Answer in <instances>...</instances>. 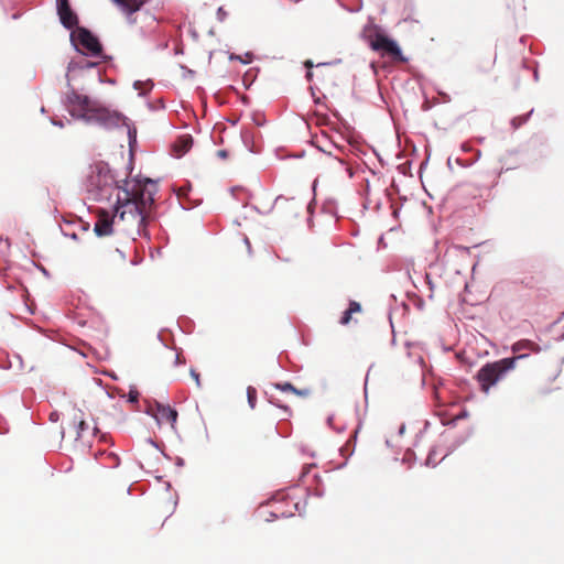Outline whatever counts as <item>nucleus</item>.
Segmentation results:
<instances>
[{"label": "nucleus", "instance_id": "5", "mask_svg": "<svg viewBox=\"0 0 564 564\" xmlns=\"http://www.w3.org/2000/svg\"><path fill=\"white\" fill-rule=\"evenodd\" d=\"M528 355H519L517 357H506L497 361L485 364L476 373V379L482 392L488 393L505 375L512 370L518 359L525 358Z\"/></svg>", "mask_w": 564, "mask_h": 564}, {"label": "nucleus", "instance_id": "58", "mask_svg": "<svg viewBox=\"0 0 564 564\" xmlns=\"http://www.w3.org/2000/svg\"><path fill=\"white\" fill-rule=\"evenodd\" d=\"M39 269L41 270V272L45 275V276H48L50 275V272L46 268H44L43 265H40Z\"/></svg>", "mask_w": 564, "mask_h": 564}, {"label": "nucleus", "instance_id": "22", "mask_svg": "<svg viewBox=\"0 0 564 564\" xmlns=\"http://www.w3.org/2000/svg\"><path fill=\"white\" fill-rule=\"evenodd\" d=\"M140 393L138 389L134 386L130 387V390L127 394V402L131 404H138L139 403Z\"/></svg>", "mask_w": 564, "mask_h": 564}, {"label": "nucleus", "instance_id": "62", "mask_svg": "<svg viewBox=\"0 0 564 564\" xmlns=\"http://www.w3.org/2000/svg\"><path fill=\"white\" fill-rule=\"evenodd\" d=\"M346 172H347V174H348V176H349L350 178H351V177H354L355 173H354L352 169L347 167V169H346Z\"/></svg>", "mask_w": 564, "mask_h": 564}, {"label": "nucleus", "instance_id": "19", "mask_svg": "<svg viewBox=\"0 0 564 564\" xmlns=\"http://www.w3.org/2000/svg\"><path fill=\"white\" fill-rule=\"evenodd\" d=\"M470 436V432L464 434V435H459L455 438V441L448 446V451L447 453L444 455V457L441 459V462L447 456L449 455L451 453H453L455 449H457L460 445H463L467 440L468 437Z\"/></svg>", "mask_w": 564, "mask_h": 564}, {"label": "nucleus", "instance_id": "12", "mask_svg": "<svg viewBox=\"0 0 564 564\" xmlns=\"http://www.w3.org/2000/svg\"><path fill=\"white\" fill-rule=\"evenodd\" d=\"M194 140L189 134L178 137L173 145V151L176 158H182L193 147Z\"/></svg>", "mask_w": 564, "mask_h": 564}, {"label": "nucleus", "instance_id": "59", "mask_svg": "<svg viewBox=\"0 0 564 564\" xmlns=\"http://www.w3.org/2000/svg\"><path fill=\"white\" fill-rule=\"evenodd\" d=\"M457 422L458 421L456 420V417H454V419L449 420L448 422H446L445 424L448 426H455Z\"/></svg>", "mask_w": 564, "mask_h": 564}, {"label": "nucleus", "instance_id": "20", "mask_svg": "<svg viewBox=\"0 0 564 564\" xmlns=\"http://www.w3.org/2000/svg\"><path fill=\"white\" fill-rule=\"evenodd\" d=\"M360 426H361V422L359 421V424H358L357 429L355 430V432H354V435H352L351 440H349V441L346 443V445H345V446L340 447V449H339V451H340L341 455H345V453H346V451H347V448H348V447H350V451H349V453H348V456H351V455H352V453H354V451H355V446H356L357 434H358V432H359Z\"/></svg>", "mask_w": 564, "mask_h": 564}, {"label": "nucleus", "instance_id": "30", "mask_svg": "<svg viewBox=\"0 0 564 564\" xmlns=\"http://www.w3.org/2000/svg\"><path fill=\"white\" fill-rule=\"evenodd\" d=\"M241 137H242V141L246 144V147L248 148V150L250 152H254L253 148L250 145V142L253 138L252 134L249 131H243V132H241Z\"/></svg>", "mask_w": 564, "mask_h": 564}, {"label": "nucleus", "instance_id": "31", "mask_svg": "<svg viewBox=\"0 0 564 564\" xmlns=\"http://www.w3.org/2000/svg\"><path fill=\"white\" fill-rule=\"evenodd\" d=\"M325 494L323 486H317L314 490L307 489V496H315L317 498H322Z\"/></svg>", "mask_w": 564, "mask_h": 564}, {"label": "nucleus", "instance_id": "26", "mask_svg": "<svg viewBox=\"0 0 564 564\" xmlns=\"http://www.w3.org/2000/svg\"><path fill=\"white\" fill-rule=\"evenodd\" d=\"M416 455L413 449L408 448L402 458V463L409 464L410 466L415 462Z\"/></svg>", "mask_w": 564, "mask_h": 564}, {"label": "nucleus", "instance_id": "48", "mask_svg": "<svg viewBox=\"0 0 564 564\" xmlns=\"http://www.w3.org/2000/svg\"><path fill=\"white\" fill-rule=\"evenodd\" d=\"M524 346V343L523 341H518L516 344L512 345V351L513 352H518L520 351V349Z\"/></svg>", "mask_w": 564, "mask_h": 564}, {"label": "nucleus", "instance_id": "44", "mask_svg": "<svg viewBox=\"0 0 564 564\" xmlns=\"http://www.w3.org/2000/svg\"><path fill=\"white\" fill-rule=\"evenodd\" d=\"M51 123L58 128H64V126H65V122L63 120L55 119V118L51 119Z\"/></svg>", "mask_w": 564, "mask_h": 564}, {"label": "nucleus", "instance_id": "61", "mask_svg": "<svg viewBox=\"0 0 564 564\" xmlns=\"http://www.w3.org/2000/svg\"><path fill=\"white\" fill-rule=\"evenodd\" d=\"M333 420H334V415H329V416L327 417V420H326L327 425H328V426H330V427L333 426V425H332V424H333Z\"/></svg>", "mask_w": 564, "mask_h": 564}, {"label": "nucleus", "instance_id": "49", "mask_svg": "<svg viewBox=\"0 0 564 564\" xmlns=\"http://www.w3.org/2000/svg\"><path fill=\"white\" fill-rule=\"evenodd\" d=\"M270 403L283 409L286 413H290V408L288 405H282L279 402H275L274 400H270Z\"/></svg>", "mask_w": 564, "mask_h": 564}, {"label": "nucleus", "instance_id": "32", "mask_svg": "<svg viewBox=\"0 0 564 564\" xmlns=\"http://www.w3.org/2000/svg\"><path fill=\"white\" fill-rule=\"evenodd\" d=\"M317 150L323 152L324 154L330 156V158H334L340 165H345L346 164V161L344 159H340L338 156H335L333 155L332 152L325 150L323 147H319V145H316Z\"/></svg>", "mask_w": 564, "mask_h": 564}, {"label": "nucleus", "instance_id": "60", "mask_svg": "<svg viewBox=\"0 0 564 564\" xmlns=\"http://www.w3.org/2000/svg\"><path fill=\"white\" fill-rule=\"evenodd\" d=\"M305 77H306V79H307V80H311V79H312V77H313V72H312V69H307V72H306V74H305Z\"/></svg>", "mask_w": 564, "mask_h": 564}, {"label": "nucleus", "instance_id": "34", "mask_svg": "<svg viewBox=\"0 0 564 564\" xmlns=\"http://www.w3.org/2000/svg\"><path fill=\"white\" fill-rule=\"evenodd\" d=\"M351 314L358 313L361 311V305L359 302L356 301H349L348 308Z\"/></svg>", "mask_w": 564, "mask_h": 564}, {"label": "nucleus", "instance_id": "56", "mask_svg": "<svg viewBox=\"0 0 564 564\" xmlns=\"http://www.w3.org/2000/svg\"><path fill=\"white\" fill-rule=\"evenodd\" d=\"M147 442H148L149 444H151L152 446H154L155 448L160 449L159 444H158L155 441H153L151 437H149V438L147 440Z\"/></svg>", "mask_w": 564, "mask_h": 564}, {"label": "nucleus", "instance_id": "51", "mask_svg": "<svg viewBox=\"0 0 564 564\" xmlns=\"http://www.w3.org/2000/svg\"><path fill=\"white\" fill-rule=\"evenodd\" d=\"M228 154H229V153H228V151H227V150H219V151L217 152V155H218V158H220V159H226V158L228 156Z\"/></svg>", "mask_w": 564, "mask_h": 564}, {"label": "nucleus", "instance_id": "21", "mask_svg": "<svg viewBox=\"0 0 564 564\" xmlns=\"http://www.w3.org/2000/svg\"><path fill=\"white\" fill-rule=\"evenodd\" d=\"M247 401H248L250 409L253 410L256 408V403H257V389L252 386H249L247 388Z\"/></svg>", "mask_w": 564, "mask_h": 564}, {"label": "nucleus", "instance_id": "11", "mask_svg": "<svg viewBox=\"0 0 564 564\" xmlns=\"http://www.w3.org/2000/svg\"><path fill=\"white\" fill-rule=\"evenodd\" d=\"M154 405L158 410V413L160 415V422L162 420H166L173 430H175V425L177 422L178 413L176 409L172 408L169 404H163L161 402L155 401Z\"/></svg>", "mask_w": 564, "mask_h": 564}, {"label": "nucleus", "instance_id": "53", "mask_svg": "<svg viewBox=\"0 0 564 564\" xmlns=\"http://www.w3.org/2000/svg\"><path fill=\"white\" fill-rule=\"evenodd\" d=\"M533 79L534 82L539 80V70L536 65L533 67Z\"/></svg>", "mask_w": 564, "mask_h": 564}, {"label": "nucleus", "instance_id": "29", "mask_svg": "<svg viewBox=\"0 0 564 564\" xmlns=\"http://www.w3.org/2000/svg\"><path fill=\"white\" fill-rule=\"evenodd\" d=\"M292 516H293V513H292V512H290V513H285V512H283V511H282V512H279V511H271V512L269 513V517H268V518H265V520L270 522V521H273V520H275V519H278V518H280V517L288 518V517H292Z\"/></svg>", "mask_w": 564, "mask_h": 564}, {"label": "nucleus", "instance_id": "43", "mask_svg": "<svg viewBox=\"0 0 564 564\" xmlns=\"http://www.w3.org/2000/svg\"><path fill=\"white\" fill-rule=\"evenodd\" d=\"M59 412L58 411H53L50 413V421L51 422H57L59 420Z\"/></svg>", "mask_w": 564, "mask_h": 564}, {"label": "nucleus", "instance_id": "23", "mask_svg": "<svg viewBox=\"0 0 564 564\" xmlns=\"http://www.w3.org/2000/svg\"><path fill=\"white\" fill-rule=\"evenodd\" d=\"M533 112V109L531 111H529L528 113L523 115V116H519V117H514L511 119V124L514 129L519 128L520 126H522L523 123H525L531 113Z\"/></svg>", "mask_w": 564, "mask_h": 564}, {"label": "nucleus", "instance_id": "15", "mask_svg": "<svg viewBox=\"0 0 564 564\" xmlns=\"http://www.w3.org/2000/svg\"><path fill=\"white\" fill-rule=\"evenodd\" d=\"M273 386L276 390L292 392L300 397H308L311 393L310 389H297L291 382H276Z\"/></svg>", "mask_w": 564, "mask_h": 564}, {"label": "nucleus", "instance_id": "52", "mask_svg": "<svg viewBox=\"0 0 564 564\" xmlns=\"http://www.w3.org/2000/svg\"><path fill=\"white\" fill-rule=\"evenodd\" d=\"M104 375L111 378L112 380H118V376L115 373V371H105Z\"/></svg>", "mask_w": 564, "mask_h": 564}, {"label": "nucleus", "instance_id": "55", "mask_svg": "<svg viewBox=\"0 0 564 564\" xmlns=\"http://www.w3.org/2000/svg\"><path fill=\"white\" fill-rule=\"evenodd\" d=\"M405 433V424H401L398 430V434L402 436Z\"/></svg>", "mask_w": 564, "mask_h": 564}, {"label": "nucleus", "instance_id": "6", "mask_svg": "<svg viewBox=\"0 0 564 564\" xmlns=\"http://www.w3.org/2000/svg\"><path fill=\"white\" fill-rule=\"evenodd\" d=\"M118 189L123 192L124 196L122 198L129 197L139 206L147 207V205H153L155 202L158 181L138 175L133 177L132 187H129V181L126 178L122 181V186H118Z\"/></svg>", "mask_w": 564, "mask_h": 564}, {"label": "nucleus", "instance_id": "18", "mask_svg": "<svg viewBox=\"0 0 564 564\" xmlns=\"http://www.w3.org/2000/svg\"><path fill=\"white\" fill-rule=\"evenodd\" d=\"M75 410L80 414V416L78 417L77 415L74 416V420H77L78 419V422H77V425H76V438H80L83 433L88 429V424L87 422L83 419V411L78 408H75Z\"/></svg>", "mask_w": 564, "mask_h": 564}, {"label": "nucleus", "instance_id": "25", "mask_svg": "<svg viewBox=\"0 0 564 564\" xmlns=\"http://www.w3.org/2000/svg\"><path fill=\"white\" fill-rule=\"evenodd\" d=\"M142 85H147L148 88H147V90L139 93V96H141V97L145 96L153 88V83L151 80H148L147 83H143L141 80H135L133 83V88L139 89Z\"/></svg>", "mask_w": 564, "mask_h": 564}, {"label": "nucleus", "instance_id": "2", "mask_svg": "<svg viewBox=\"0 0 564 564\" xmlns=\"http://www.w3.org/2000/svg\"><path fill=\"white\" fill-rule=\"evenodd\" d=\"M65 78L66 91L62 94L61 102L73 119L107 131L116 129L126 119L122 112L80 93L86 80L104 82L98 62L88 61L86 56L72 58Z\"/></svg>", "mask_w": 564, "mask_h": 564}, {"label": "nucleus", "instance_id": "7", "mask_svg": "<svg viewBox=\"0 0 564 564\" xmlns=\"http://www.w3.org/2000/svg\"><path fill=\"white\" fill-rule=\"evenodd\" d=\"M73 48L86 57H97L102 53V44L99 39L87 28L77 26L69 34Z\"/></svg>", "mask_w": 564, "mask_h": 564}, {"label": "nucleus", "instance_id": "36", "mask_svg": "<svg viewBox=\"0 0 564 564\" xmlns=\"http://www.w3.org/2000/svg\"><path fill=\"white\" fill-rule=\"evenodd\" d=\"M216 15H217V20L219 22H224L228 14H227V12L225 11V9L223 7H219L217 9Z\"/></svg>", "mask_w": 564, "mask_h": 564}, {"label": "nucleus", "instance_id": "40", "mask_svg": "<svg viewBox=\"0 0 564 564\" xmlns=\"http://www.w3.org/2000/svg\"><path fill=\"white\" fill-rule=\"evenodd\" d=\"M281 202L290 203V202H293V198H286L283 195H279L274 199L273 206L279 205Z\"/></svg>", "mask_w": 564, "mask_h": 564}, {"label": "nucleus", "instance_id": "45", "mask_svg": "<svg viewBox=\"0 0 564 564\" xmlns=\"http://www.w3.org/2000/svg\"><path fill=\"white\" fill-rule=\"evenodd\" d=\"M305 506H306V501H304L303 505H301V502L294 503V508L300 513V516L302 514V510L305 509Z\"/></svg>", "mask_w": 564, "mask_h": 564}, {"label": "nucleus", "instance_id": "10", "mask_svg": "<svg viewBox=\"0 0 564 564\" xmlns=\"http://www.w3.org/2000/svg\"><path fill=\"white\" fill-rule=\"evenodd\" d=\"M122 13L126 14L128 23H135V19L132 15L141 10V8L148 2V0H111Z\"/></svg>", "mask_w": 564, "mask_h": 564}, {"label": "nucleus", "instance_id": "38", "mask_svg": "<svg viewBox=\"0 0 564 564\" xmlns=\"http://www.w3.org/2000/svg\"><path fill=\"white\" fill-rule=\"evenodd\" d=\"M425 280H426V283L429 285V289L431 290V294H430L429 297L432 299L433 297L434 283L432 282V279H431L429 273H425Z\"/></svg>", "mask_w": 564, "mask_h": 564}, {"label": "nucleus", "instance_id": "63", "mask_svg": "<svg viewBox=\"0 0 564 564\" xmlns=\"http://www.w3.org/2000/svg\"><path fill=\"white\" fill-rule=\"evenodd\" d=\"M93 434H94L95 436H97L98 434H101V432H100V430L98 429V426H97V425H95V427L93 429Z\"/></svg>", "mask_w": 564, "mask_h": 564}, {"label": "nucleus", "instance_id": "64", "mask_svg": "<svg viewBox=\"0 0 564 564\" xmlns=\"http://www.w3.org/2000/svg\"><path fill=\"white\" fill-rule=\"evenodd\" d=\"M243 241H245V246H247L248 250L250 251L251 250V245H250L249 239L247 237H245Z\"/></svg>", "mask_w": 564, "mask_h": 564}, {"label": "nucleus", "instance_id": "16", "mask_svg": "<svg viewBox=\"0 0 564 564\" xmlns=\"http://www.w3.org/2000/svg\"><path fill=\"white\" fill-rule=\"evenodd\" d=\"M89 184H88V188H100V187H106V186H113L115 188L118 189V186H122V184H120L115 177H106V178H100V180H96V178H89Z\"/></svg>", "mask_w": 564, "mask_h": 564}, {"label": "nucleus", "instance_id": "17", "mask_svg": "<svg viewBox=\"0 0 564 564\" xmlns=\"http://www.w3.org/2000/svg\"><path fill=\"white\" fill-rule=\"evenodd\" d=\"M128 118L122 120V122L117 127L126 126L128 128V140H129V148L130 151H132L133 147L137 144V129L128 123Z\"/></svg>", "mask_w": 564, "mask_h": 564}, {"label": "nucleus", "instance_id": "35", "mask_svg": "<svg viewBox=\"0 0 564 564\" xmlns=\"http://www.w3.org/2000/svg\"><path fill=\"white\" fill-rule=\"evenodd\" d=\"M351 315L352 314L348 310L344 311V313H343V315H341V317L339 319V323L341 325H347L350 322V319H351Z\"/></svg>", "mask_w": 564, "mask_h": 564}, {"label": "nucleus", "instance_id": "28", "mask_svg": "<svg viewBox=\"0 0 564 564\" xmlns=\"http://www.w3.org/2000/svg\"><path fill=\"white\" fill-rule=\"evenodd\" d=\"M436 453V449L433 447L430 449L429 455L424 462V465L427 467H435L438 463L434 460V455Z\"/></svg>", "mask_w": 564, "mask_h": 564}, {"label": "nucleus", "instance_id": "9", "mask_svg": "<svg viewBox=\"0 0 564 564\" xmlns=\"http://www.w3.org/2000/svg\"><path fill=\"white\" fill-rule=\"evenodd\" d=\"M98 219L94 226V232L97 237H107L113 232V221L117 217L116 214L110 216L107 210L101 209L98 212Z\"/></svg>", "mask_w": 564, "mask_h": 564}, {"label": "nucleus", "instance_id": "41", "mask_svg": "<svg viewBox=\"0 0 564 564\" xmlns=\"http://www.w3.org/2000/svg\"><path fill=\"white\" fill-rule=\"evenodd\" d=\"M76 224L79 226V228L84 231L89 230V223L83 221L82 219L77 220Z\"/></svg>", "mask_w": 564, "mask_h": 564}, {"label": "nucleus", "instance_id": "46", "mask_svg": "<svg viewBox=\"0 0 564 564\" xmlns=\"http://www.w3.org/2000/svg\"><path fill=\"white\" fill-rule=\"evenodd\" d=\"M468 416V411L466 409L462 410L455 417L457 421L466 419Z\"/></svg>", "mask_w": 564, "mask_h": 564}, {"label": "nucleus", "instance_id": "33", "mask_svg": "<svg viewBox=\"0 0 564 564\" xmlns=\"http://www.w3.org/2000/svg\"><path fill=\"white\" fill-rule=\"evenodd\" d=\"M148 107L150 110H153V111L154 110H163L165 108V104H164L163 99H159V100H156L155 104L149 102Z\"/></svg>", "mask_w": 564, "mask_h": 564}, {"label": "nucleus", "instance_id": "57", "mask_svg": "<svg viewBox=\"0 0 564 564\" xmlns=\"http://www.w3.org/2000/svg\"><path fill=\"white\" fill-rule=\"evenodd\" d=\"M158 338H159V340L163 344V346H164V347L170 348V346L167 345V343H165V340L163 339V337H162V334H161V333H159V334H158Z\"/></svg>", "mask_w": 564, "mask_h": 564}, {"label": "nucleus", "instance_id": "8", "mask_svg": "<svg viewBox=\"0 0 564 564\" xmlns=\"http://www.w3.org/2000/svg\"><path fill=\"white\" fill-rule=\"evenodd\" d=\"M56 11L61 24L70 32L79 25L77 13L73 10L69 0H56Z\"/></svg>", "mask_w": 564, "mask_h": 564}, {"label": "nucleus", "instance_id": "24", "mask_svg": "<svg viewBox=\"0 0 564 564\" xmlns=\"http://www.w3.org/2000/svg\"><path fill=\"white\" fill-rule=\"evenodd\" d=\"M252 58H253V54L250 52H247L245 54V58L242 56L234 54V53L230 54V56H229L230 61H239L242 64H250L252 62Z\"/></svg>", "mask_w": 564, "mask_h": 564}, {"label": "nucleus", "instance_id": "47", "mask_svg": "<svg viewBox=\"0 0 564 564\" xmlns=\"http://www.w3.org/2000/svg\"><path fill=\"white\" fill-rule=\"evenodd\" d=\"M185 364V359L177 352L175 356L174 365L180 366Z\"/></svg>", "mask_w": 564, "mask_h": 564}, {"label": "nucleus", "instance_id": "50", "mask_svg": "<svg viewBox=\"0 0 564 564\" xmlns=\"http://www.w3.org/2000/svg\"><path fill=\"white\" fill-rule=\"evenodd\" d=\"M175 465H176L177 467H183V466L185 465V460H184V458H182V457L177 456V457L175 458Z\"/></svg>", "mask_w": 564, "mask_h": 564}, {"label": "nucleus", "instance_id": "14", "mask_svg": "<svg viewBox=\"0 0 564 564\" xmlns=\"http://www.w3.org/2000/svg\"><path fill=\"white\" fill-rule=\"evenodd\" d=\"M106 177H115L109 164L102 161L95 163L93 166V175H90L89 178L102 180Z\"/></svg>", "mask_w": 564, "mask_h": 564}, {"label": "nucleus", "instance_id": "1", "mask_svg": "<svg viewBox=\"0 0 564 564\" xmlns=\"http://www.w3.org/2000/svg\"><path fill=\"white\" fill-rule=\"evenodd\" d=\"M65 78L66 91L62 94L61 102L73 119L107 131L116 129L126 119L122 112L80 93L86 80L104 82L98 62L88 61L86 56L72 58Z\"/></svg>", "mask_w": 564, "mask_h": 564}, {"label": "nucleus", "instance_id": "54", "mask_svg": "<svg viewBox=\"0 0 564 564\" xmlns=\"http://www.w3.org/2000/svg\"><path fill=\"white\" fill-rule=\"evenodd\" d=\"M304 66L307 68V69H312L314 67V64L311 59H306L304 62Z\"/></svg>", "mask_w": 564, "mask_h": 564}, {"label": "nucleus", "instance_id": "4", "mask_svg": "<svg viewBox=\"0 0 564 564\" xmlns=\"http://www.w3.org/2000/svg\"><path fill=\"white\" fill-rule=\"evenodd\" d=\"M129 207V214L133 218H139L138 221V234L141 237L150 238V234L148 231V226L151 223H154L159 218V214L156 210L155 203L153 205H147V207H141L135 202L128 198H121L120 195H118L117 200L113 205V209H116V216L120 218L121 220L124 219V216L127 214L126 210H122L123 208Z\"/></svg>", "mask_w": 564, "mask_h": 564}, {"label": "nucleus", "instance_id": "39", "mask_svg": "<svg viewBox=\"0 0 564 564\" xmlns=\"http://www.w3.org/2000/svg\"><path fill=\"white\" fill-rule=\"evenodd\" d=\"M189 373H191V377L195 380L197 387H200L199 373L193 368L191 369Z\"/></svg>", "mask_w": 564, "mask_h": 564}, {"label": "nucleus", "instance_id": "13", "mask_svg": "<svg viewBox=\"0 0 564 564\" xmlns=\"http://www.w3.org/2000/svg\"><path fill=\"white\" fill-rule=\"evenodd\" d=\"M115 189L116 188L113 186L88 188L89 198L96 202H109Z\"/></svg>", "mask_w": 564, "mask_h": 564}, {"label": "nucleus", "instance_id": "37", "mask_svg": "<svg viewBox=\"0 0 564 564\" xmlns=\"http://www.w3.org/2000/svg\"><path fill=\"white\" fill-rule=\"evenodd\" d=\"M252 119L258 127H262L265 124V119L258 113H254Z\"/></svg>", "mask_w": 564, "mask_h": 564}, {"label": "nucleus", "instance_id": "42", "mask_svg": "<svg viewBox=\"0 0 564 564\" xmlns=\"http://www.w3.org/2000/svg\"><path fill=\"white\" fill-rule=\"evenodd\" d=\"M62 234L65 236V237H68L73 240H77L78 239V236L75 231H72V232H68V231H65L64 229H62Z\"/></svg>", "mask_w": 564, "mask_h": 564}, {"label": "nucleus", "instance_id": "3", "mask_svg": "<svg viewBox=\"0 0 564 564\" xmlns=\"http://www.w3.org/2000/svg\"><path fill=\"white\" fill-rule=\"evenodd\" d=\"M361 37L372 51L379 52L382 56H388L395 63L408 62L399 43L390 37L381 26L372 22L367 23L361 31Z\"/></svg>", "mask_w": 564, "mask_h": 564}, {"label": "nucleus", "instance_id": "27", "mask_svg": "<svg viewBox=\"0 0 564 564\" xmlns=\"http://www.w3.org/2000/svg\"><path fill=\"white\" fill-rule=\"evenodd\" d=\"M147 415L153 417L155 422L160 425V415L158 413L156 408L153 409L150 403H148L147 408L143 411Z\"/></svg>", "mask_w": 564, "mask_h": 564}]
</instances>
